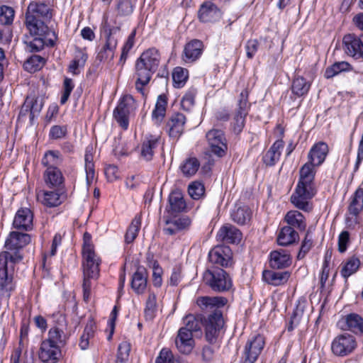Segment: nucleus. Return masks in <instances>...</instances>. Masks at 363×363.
<instances>
[{"label":"nucleus","mask_w":363,"mask_h":363,"mask_svg":"<svg viewBox=\"0 0 363 363\" xmlns=\"http://www.w3.org/2000/svg\"><path fill=\"white\" fill-rule=\"evenodd\" d=\"M160 60V55L155 48H150L142 53L135 65V88L142 91L143 86L147 85L152 74L157 70Z\"/></svg>","instance_id":"1"},{"label":"nucleus","mask_w":363,"mask_h":363,"mask_svg":"<svg viewBox=\"0 0 363 363\" xmlns=\"http://www.w3.org/2000/svg\"><path fill=\"white\" fill-rule=\"evenodd\" d=\"M7 254H0V298L9 299L16 289L14 280L15 267L21 262V257L16 256L8 261Z\"/></svg>","instance_id":"2"},{"label":"nucleus","mask_w":363,"mask_h":363,"mask_svg":"<svg viewBox=\"0 0 363 363\" xmlns=\"http://www.w3.org/2000/svg\"><path fill=\"white\" fill-rule=\"evenodd\" d=\"M102 24L106 39L104 44L96 55V60L100 62L113 58L114 52L118 45V39L114 34L120 29L119 26H115L116 23L113 16H104Z\"/></svg>","instance_id":"3"},{"label":"nucleus","mask_w":363,"mask_h":363,"mask_svg":"<svg viewBox=\"0 0 363 363\" xmlns=\"http://www.w3.org/2000/svg\"><path fill=\"white\" fill-rule=\"evenodd\" d=\"M203 281L215 291H225L232 286L230 276L220 268L207 269L203 274Z\"/></svg>","instance_id":"4"},{"label":"nucleus","mask_w":363,"mask_h":363,"mask_svg":"<svg viewBox=\"0 0 363 363\" xmlns=\"http://www.w3.org/2000/svg\"><path fill=\"white\" fill-rule=\"evenodd\" d=\"M83 255V268L85 273L89 276V274H96L99 273L100 259L96 255L94 246L91 243V237L90 234L85 233L84 234V244L82 247Z\"/></svg>","instance_id":"5"},{"label":"nucleus","mask_w":363,"mask_h":363,"mask_svg":"<svg viewBox=\"0 0 363 363\" xmlns=\"http://www.w3.org/2000/svg\"><path fill=\"white\" fill-rule=\"evenodd\" d=\"M30 242V236L28 234L11 232L5 242L6 250L0 254H7L9 257L7 259L8 261L13 260V258L16 256H19L21 261L23 255L21 254L20 250Z\"/></svg>","instance_id":"6"},{"label":"nucleus","mask_w":363,"mask_h":363,"mask_svg":"<svg viewBox=\"0 0 363 363\" xmlns=\"http://www.w3.org/2000/svg\"><path fill=\"white\" fill-rule=\"evenodd\" d=\"M49 21L34 18L33 16H26V26L30 33L34 36H45L50 46H54L57 35L55 31L50 30L47 26Z\"/></svg>","instance_id":"7"},{"label":"nucleus","mask_w":363,"mask_h":363,"mask_svg":"<svg viewBox=\"0 0 363 363\" xmlns=\"http://www.w3.org/2000/svg\"><path fill=\"white\" fill-rule=\"evenodd\" d=\"M135 108V101L130 95L123 96L113 111V116L119 125L125 130L128 127V115Z\"/></svg>","instance_id":"8"},{"label":"nucleus","mask_w":363,"mask_h":363,"mask_svg":"<svg viewBox=\"0 0 363 363\" xmlns=\"http://www.w3.org/2000/svg\"><path fill=\"white\" fill-rule=\"evenodd\" d=\"M357 347V342L353 335L344 333L337 335L332 342L333 353L338 357H345L352 353Z\"/></svg>","instance_id":"9"},{"label":"nucleus","mask_w":363,"mask_h":363,"mask_svg":"<svg viewBox=\"0 0 363 363\" xmlns=\"http://www.w3.org/2000/svg\"><path fill=\"white\" fill-rule=\"evenodd\" d=\"M209 150L218 157L224 156L227 150V142L221 130L211 129L206 135Z\"/></svg>","instance_id":"10"},{"label":"nucleus","mask_w":363,"mask_h":363,"mask_svg":"<svg viewBox=\"0 0 363 363\" xmlns=\"http://www.w3.org/2000/svg\"><path fill=\"white\" fill-rule=\"evenodd\" d=\"M247 98L248 91L247 90L242 91L240 95L238 108L234 115L232 122V128L235 134L240 133L245 126V117L250 108Z\"/></svg>","instance_id":"11"},{"label":"nucleus","mask_w":363,"mask_h":363,"mask_svg":"<svg viewBox=\"0 0 363 363\" xmlns=\"http://www.w3.org/2000/svg\"><path fill=\"white\" fill-rule=\"evenodd\" d=\"M265 345L262 335H257L247 342L243 354V363H255Z\"/></svg>","instance_id":"12"},{"label":"nucleus","mask_w":363,"mask_h":363,"mask_svg":"<svg viewBox=\"0 0 363 363\" xmlns=\"http://www.w3.org/2000/svg\"><path fill=\"white\" fill-rule=\"evenodd\" d=\"M314 195L313 187L297 185L291 196V201L296 208L309 211L311 209L309 201Z\"/></svg>","instance_id":"13"},{"label":"nucleus","mask_w":363,"mask_h":363,"mask_svg":"<svg viewBox=\"0 0 363 363\" xmlns=\"http://www.w3.org/2000/svg\"><path fill=\"white\" fill-rule=\"evenodd\" d=\"M227 301L218 296H199L196 300V304L199 309L205 313L220 312L218 308L225 305Z\"/></svg>","instance_id":"14"},{"label":"nucleus","mask_w":363,"mask_h":363,"mask_svg":"<svg viewBox=\"0 0 363 363\" xmlns=\"http://www.w3.org/2000/svg\"><path fill=\"white\" fill-rule=\"evenodd\" d=\"M61 350L58 346L50 341H43L38 356L43 363H57L60 357Z\"/></svg>","instance_id":"15"},{"label":"nucleus","mask_w":363,"mask_h":363,"mask_svg":"<svg viewBox=\"0 0 363 363\" xmlns=\"http://www.w3.org/2000/svg\"><path fill=\"white\" fill-rule=\"evenodd\" d=\"M223 320L220 312L211 314L206 324V337L209 342H214L223 327Z\"/></svg>","instance_id":"16"},{"label":"nucleus","mask_w":363,"mask_h":363,"mask_svg":"<svg viewBox=\"0 0 363 363\" xmlns=\"http://www.w3.org/2000/svg\"><path fill=\"white\" fill-rule=\"evenodd\" d=\"M209 261L222 267L231 264L232 252L228 246H217L208 253Z\"/></svg>","instance_id":"17"},{"label":"nucleus","mask_w":363,"mask_h":363,"mask_svg":"<svg viewBox=\"0 0 363 363\" xmlns=\"http://www.w3.org/2000/svg\"><path fill=\"white\" fill-rule=\"evenodd\" d=\"M26 16H33L34 18L50 21L53 16V11L44 3L33 1L28 6Z\"/></svg>","instance_id":"18"},{"label":"nucleus","mask_w":363,"mask_h":363,"mask_svg":"<svg viewBox=\"0 0 363 363\" xmlns=\"http://www.w3.org/2000/svg\"><path fill=\"white\" fill-rule=\"evenodd\" d=\"M337 325L344 330L363 333V318L356 313H350L342 317L338 321Z\"/></svg>","instance_id":"19"},{"label":"nucleus","mask_w":363,"mask_h":363,"mask_svg":"<svg viewBox=\"0 0 363 363\" xmlns=\"http://www.w3.org/2000/svg\"><path fill=\"white\" fill-rule=\"evenodd\" d=\"M177 350L182 354H190L194 347L193 335L186 329H179L175 338Z\"/></svg>","instance_id":"20"},{"label":"nucleus","mask_w":363,"mask_h":363,"mask_svg":"<svg viewBox=\"0 0 363 363\" xmlns=\"http://www.w3.org/2000/svg\"><path fill=\"white\" fill-rule=\"evenodd\" d=\"M361 46H362V38L351 34L346 35L343 38V49L349 56L359 59Z\"/></svg>","instance_id":"21"},{"label":"nucleus","mask_w":363,"mask_h":363,"mask_svg":"<svg viewBox=\"0 0 363 363\" xmlns=\"http://www.w3.org/2000/svg\"><path fill=\"white\" fill-rule=\"evenodd\" d=\"M269 261L272 268L282 269L291 264V259L287 250L279 249L270 252Z\"/></svg>","instance_id":"22"},{"label":"nucleus","mask_w":363,"mask_h":363,"mask_svg":"<svg viewBox=\"0 0 363 363\" xmlns=\"http://www.w3.org/2000/svg\"><path fill=\"white\" fill-rule=\"evenodd\" d=\"M186 117L183 113H175L172 115L167 123V128L169 135L172 138H177L183 133Z\"/></svg>","instance_id":"23"},{"label":"nucleus","mask_w":363,"mask_h":363,"mask_svg":"<svg viewBox=\"0 0 363 363\" xmlns=\"http://www.w3.org/2000/svg\"><path fill=\"white\" fill-rule=\"evenodd\" d=\"M147 286V272L144 267H138L131 279V288L138 294L145 293Z\"/></svg>","instance_id":"24"},{"label":"nucleus","mask_w":363,"mask_h":363,"mask_svg":"<svg viewBox=\"0 0 363 363\" xmlns=\"http://www.w3.org/2000/svg\"><path fill=\"white\" fill-rule=\"evenodd\" d=\"M217 239L228 243H238L241 240L242 233L230 224L223 225L217 233Z\"/></svg>","instance_id":"25"},{"label":"nucleus","mask_w":363,"mask_h":363,"mask_svg":"<svg viewBox=\"0 0 363 363\" xmlns=\"http://www.w3.org/2000/svg\"><path fill=\"white\" fill-rule=\"evenodd\" d=\"M33 213L30 209H19L14 217L13 225L18 230H29L33 228Z\"/></svg>","instance_id":"26"},{"label":"nucleus","mask_w":363,"mask_h":363,"mask_svg":"<svg viewBox=\"0 0 363 363\" xmlns=\"http://www.w3.org/2000/svg\"><path fill=\"white\" fill-rule=\"evenodd\" d=\"M203 48V43L194 40L188 43L184 49L182 59L186 63H191L200 57Z\"/></svg>","instance_id":"27"},{"label":"nucleus","mask_w":363,"mask_h":363,"mask_svg":"<svg viewBox=\"0 0 363 363\" xmlns=\"http://www.w3.org/2000/svg\"><path fill=\"white\" fill-rule=\"evenodd\" d=\"M220 16V10L211 2L203 3L199 11V18L204 23L215 22L219 20Z\"/></svg>","instance_id":"28"},{"label":"nucleus","mask_w":363,"mask_h":363,"mask_svg":"<svg viewBox=\"0 0 363 363\" xmlns=\"http://www.w3.org/2000/svg\"><path fill=\"white\" fill-rule=\"evenodd\" d=\"M328 153V145L325 143L319 142L311 148L308 155V161L317 167L320 166L325 161Z\"/></svg>","instance_id":"29"},{"label":"nucleus","mask_w":363,"mask_h":363,"mask_svg":"<svg viewBox=\"0 0 363 363\" xmlns=\"http://www.w3.org/2000/svg\"><path fill=\"white\" fill-rule=\"evenodd\" d=\"M38 198L45 206L55 207L62 203L63 195L59 189L42 191L38 194Z\"/></svg>","instance_id":"30"},{"label":"nucleus","mask_w":363,"mask_h":363,"mask_svg":"<svg viewBox=\"0 0 363 363\" xmlns=\"http://www.w3.org/2000/svg\"><path fill=\"white\" fill-rule=\"evenodd\" d=\"M43 106V101L39 98L27 96L20 113L21 115H25L27 112H30V119L33 120L40 112Z\"/></svg>","instance_id":"31"},{"label":"nucleus","mask_w":363,"mask_h":363,"mask_svg":"<svg viewBox=\"0 0 363 363\" xmlns=\"http://www.w3.org/2000/svg\"><path fill=\"white\" fill-rule=\"evenodd\" d=\"M289 277L290 274L288 272L264 270L262 274L263 280L273 286H279L286 283Z\"/></svg>","instance_id":"32"},{"label":"nucleus","mask_w":363,"mask_h":363,"mask_svg":"<svg viewBox=\"0 0 363 363\" xmlns=\"http://www.w3.org/2000/svg\"><path fill=\"white\" fill-rule=\"evenodd\" d=\"M315 167L309 161L306 162L300 169V178L297 185L313 187V179L315 174Z\"/></svg>","instance_id":"33"},{"label":"nucleus","mask_w":363,"mask_h":363,"mask_svg":"<svg viewBox=\"0 0 363 363\" xmlns=\"http://www.w3.org/2000/svg\"><path fill=\"white\" fill-rule=\"evenodd\" d=\"M284 147V142L281 140H277L274 143L270 149L263 157V161L267 165H274L279 161L281 150Z\"/></svg>","instance_id":"34"},{"label":"nucleus","mask_w":363,"mask_h":363,"mask_svg":"<svg viewBox=\"0 0 363 363\" xmlns=\"http://www.w3.org/2000/svg\"><path fill=\"white\" fill-rule=\"evenodd\" d=\"M160 137L157 135H147L144 139L141 147V157L145 160H150L154 154V150L158 145Z\"/></svg>","instance_id":"35"},{"label":"nucleus","mask_w":363,"mask_h":363,"mask_svg":"<svg viewBox=\"0 0 363 363\" xmlns=\"http://www.w3.org/2000/svg\"><path fill=\"white\" fill-rule=\"evenodd\" d=\"M298 239V233L291 226H285L278 234L277 242L279 245L287 246L294 243Z\"/></svg>","instance_id":"36"},{"label":"nucleus","mask_w":363,"mask_h":363,"mask_svg":"<svg viewBox=\"0 0 363 363\" xmlns=\"http://www.w3.org/2000/svg\"><path fill=\"white\" fill-rule=\"evenodd\" d=\"M44 180L49 187L58 188L64 182V177L60 169H46L44 172Z\"/></svg>","instance_id":"37"},{"label":"nucleus","mask_w":363,"mask_h":363,"mask_svg":"<svg viewBox=\"0 0 363 363\" xmlns=\"http://www.w3.org/2000/svg\"><path fill=\"white\" fill-rule=\"evenodd\" d=\"M169 209L172 213H177L185 210L186 205L182 193L180 191H173L169 196Z\"/></svg>","instance_id":"38"},{"label":"nucleus","mask_w":363,"mask_h":363,"mask_svg":"<svg viewBox=\"0 0 363 363\" xmlns=\"http://www.w3.org/2000/svg\"><path fill=\"white\" fill-rule=\"evenodd\" d=\"M63 158L62 154L57 150H48L42 159V164L47 169H58L62 162Z\"/></svg>","instance_id":"39"},{"label":"nucleus","mask_w":363,"mask_h":363,"mask_svg":"<svg viewBox=\"0 0 363 363\" xmlns=\"http://www.w3.org/2000/svg\"><path fill=\"white\" fill-rule=\"evenodd\" d=\"M200 167V162L196 157H189L184 160L179 166V169L185 177L194 176Z\"/></svg>","instance_id":"40"},{"label":"nucleus","mask_w":363,"mask_h":363,"mask_svg":"<svg viewBox=\"0 0 363 363\" xmlns=\"http://www.w3.org/2000/svg\"><path fill=\"white\" fill-rule=\"evenodd\" d=\"M93 152L94 148L91 145H89L86 148L84 160H85V171L86 179L88 184L92 182L95 176L94 164L93 162Z\"/></svg>","instance_id":"41"},{"label":"nucleus","mask_w":363,"mask_h":363,"mask_svg":"<svg viewBox=\"0 0 363 363\" xmlns=\"http://www.w3.org/2000/svg\"><path fill=\"white\" fill-rule=\"evenodd\" d=\"M252 212L247 206L235 208L230 214L232 220L239 225L246 224L250 220Z\"/></svg>","instance_id":"42"},{"label":"nucleus","mask_w":363,"mask_h":363,"mask_svg":"<svg viewBox=\"0 0 363 363\" xmlns=\"http://www.w3.org/2000/svg\"><path fill=\"white\" fill-rule=\"evenodd\" d=\"M285 220L291 226L296 227L301 230H305L306 227L303 216L298 211H289L285 216Z\"/></svg>","instance_id":"43"},{"label":"nucleus","mask_w":363,"mask_h":363,"mask_svg":"<svg viewBox=\"0 0 363 363\" xmlns=\"http://www.w3.org/2000/svg\"><path fill=\"white\" fill-rule=\"evenodd\" d=\"M167 99L164 95H160L157 98L155 109L152 111V119L157 124L160 123L166 113Z\"/></svg>","instance_id":"44"},{"label":"nucleus","mask_w":363,"mask_h":363,"mask_svg":"<svg viewBox=\"0 0 363 363\" xmlns=\"http://www.w3.org/2000/svg\"><path fill=\"white\" fill-rule=\"evenodd\" d=\"M362 211H363V189L359 188L355 191L349 206V212L352 215L357 216Z\"/></svg>","instance_id":"45"},{"label":"nucleus","mask_w":363,"mask_h":363,"mask_svg":"<svg viewBox=\"0 0 363 363\" xmlns=\"http://www.w3.org/2000/svg\"><path fill=\"white\" fill-rule=\"evenodd\" d=\"M359 265V259L354 256L351 257L342 265L340 274L345 279H347L350 276L354 274L358 270Z\"/></svg>","instance_id":"46"},{"label":"nucleus","mask_w":363,"mask_h":363,"mask_svg":"<svg viewBox=\"0 0 363 363\" xmlns=\"http://www.w3.org/2000/svg\"><path fill=\"white\" fill-rule=\"evenodd\" d=\"M311 84L302 77H298L294 79L291 89L292 92L297 96H302L308 93Z\"/></svg>","instance_id":"47"},{"label":"nucleus","mask_w":363,"mask_h":363,"mask_svg":"<svg viewBox=\"0 0 363 363\" xmlns=\"http://www.w3.org/2000/svg\"><path fill=\"white\" fill-rule=\"evenodd\" d=\"M141 225V218L140 216H136L132 220L126 234L125 240L127 243H131L136 238Z\"/></svg>","instance_id":"48"},{"label":"nucleus","mask_w":363,"mask_h":363,"mask_svg":"<svg viewBox=\"0 0 363 363\" xmlns=\"http://www.w3.org/2000/svg\"><path fill=\"white\" fill-rule=\"evenodd\" d=\"M174 86L182 88L188 79V70L180 67H175L172 72Z\"/></svg>","instance_id":"49"},{"label":"nucleus","mask_w":363,"mask_h":363,"mask_svg":"<svg viewBox=\"0 0 363 363\" xmlns=\"http://www.w3.org/2000/svg\"><path fill=\"white\" fill-rule=\"evenodd\" d=\"M351 66L349 63L346 62H335L332 66L328 67L325 72V77L327 79H330L333 77L334 76L338 74L341 72L350 70Z\"/></svg>","instance_id":"50"},{"label":"nucleus","mask_w":363,"mask_h":363,"mask_svg":"<svg viewBox=\"0 0 363 363\" xmlns=\"http://www.w3.org/2000/svg\"><path fill=\"white\" fill-rule=\"evenodd\" d=\"M44 59L39 55L31 56L26 62L23 67L26 70L33 73L40 69L44 65Z\"/></svg>","instance_id":"51"},{"label":"nucleus","mask_w":363,"mask_h":363,"mask_svg":"<svg viewBox=\"0 0 363 363\" xmlns=\"http://www.w3.org/2000/svg\"><path fill=\"white\" fill-rule=\"evenodd\" d=\"M331 257H332V253L328 251L325 254V256H324V262L323 264L322 272H321L320 277V284L322 289L325 288V286L326 285V282L328 279V277H329V274H330L329 264H330Z\"/></svg>","instance_id":"52"},{"label":"nucleus","mask_w":363,"mask_h":363,"mask_svg":"<svg viewBox=\"0 0 363 363\" xmlns=\"http://www.w3.org/2000/svg\"><path fill=\"white\" fill-rule=\"evenodd\" d=\"M184 327L181 329H186L192 333L200 330L201 323L195 315L189 314L184 318Z\"/></svg>","instance_id":"53"},{"label":"nucleus","mask_w":363,"mask_h":363,"mask_svg":"<svg viewBox=\"0 0 363 363\" xmlns=\"http://www.w3.org/2000/svg\"><path fill=\"white\" fill-rule=\"evenodd\" d=\"M94 330L93 324L91 323L87 324L80 337L79 347L82 350H86L89 345V340L94 336Z\"/></svg>","instance_id":"54"},{"label":"nucleus","mask_w":363,"mask_h":363,"mask_svg":"<svg viewBox=\"0 0 363 363\" xmlns=\"http://www.w3.org/2000/svg\"><path fill=\"white\" fill-rule=\"evenodd\" d=\"M130 352V345L124 341L119 344L118 347L117 357L116 363H125L128 361Z\"/></svg>","instance_id":"55"},{"label":"nucleus","mask_w":363,"mask_h":363,"mask_svg":"<svg viewBox=\"0 0 363 363\" xmlns=\"http://www.w3.org/2000/svg\"><path fill=\"white\" fill-rule=\"evenodd\" d=\"M14 10L8 6H0V23L2 25L11 24L14 18Z\"/></svg>","instance_id":"56"},{"label":"nucleus","mask_w":363,"mask_h":363,"mask_svg":"<svg viewBox=\"0 0 363 363\" xmlns=\"http://www.w3.org/2000/svg\"><path fill=\"white\" fill-rule=\"evenodd\" d=\"M99 273L96 274H89V276L85 273V270H84V281H83V292H84V299L85 301H88L90 298L92 282L91 279H96L99 277Z\"/></svg>","instance_id":"57"},{"label":"nucleus","mask_w":363,"mask_h":363,"mask_svg":"<svg viewBox=\"0 0 363 363\" xmlns=\"http://www.w3.org/2000/svg\"><path fill=\"white\" fill-rule=\"evenodd\" d=\"M135 30H133L129 35L126 42L123 46L122 53L120 58V62L124 64L128 57L129 51L132 49L135 44Z\"/></svg>","instance_id":"58"},{"label":"nucleus","mask_w":363,"mask_h":363,"mask_svg":"<svg viewBox=\"0 0 363 363\" xmlns=\"http://www.w3.org/2000/svg\"><path fill=\"white\" fill-rule=\"evenodd\" d=\"M196 94V90L195 89H190L186 92L181 101L183 109L189 111L193 107Z\"/></svg>","instance_id":"59"},{"label":"nucleus","mask_w":363,"mask_h":363,"mask_svg":"<svg viewBox=\"0 0 363 363\" xmlns=\"http://www.w3.org/2000/svg\"><path fill=\"white\" fill-rule=\"evenodd\" d=\"M204 186L199 182H194L189 186L188 191L189 196L194 199H199L204 194Z\"/></svg>","instance_id":"60"},{"label":"nucleus","mask_w":363,"mask_h":363,"mask_svg":"<svg viewBox=\"0 0 363 363\" xmlns=\"http://www.w3.org/2000/svg\"><path fill=\"white\" fill-rule=\"evenodd\" d=\"M156 311V296L153 293H150L146 301V307L145 309V315L151 319L154 316Z\"/></svg>","instance_id":"61"},{"label":"nucleus","mask_w":363,"mask_h":363,"mask_svg":"<svg viewBox=\"0 0 363 363\" xmlns=\"http://www.w3.org/2000/svg\"><path fill=\"white\" fill-rule=\"evenodd\" d=\"M117 9L119 14L122 16H128L133 11V4L132 0H121L118 2Z\"/></svg>","instance_id":"62"},{"label":"nucleus","mask_w":363,"mask_h":363,"mask_svg":"<svg viewBox=\"0 0 363 363\" xmlns=\"http://www.w3.org/2000/svg\"><path fill=\"white\" fill-rule=\"evenodd\" d=\"M67 133L66 125H53L50 130L49 135L52 139L58 140L65 138Z\"/></svg>","instance_id":"63"},{"label":"nucleus","mask_w":363,"mask_h":363,"mask_svg":"<svg viewBox=\"0 0 363 363\" xmlns=\"http://www.w3.org/2000/svg\"><path fill=\"white\" fill-rule=\"evenodd\" d=\"M155 363H174L172 352L169 349L163 348L156 358Z\"/></svg>","instance_id":"64"}]
</instances>
